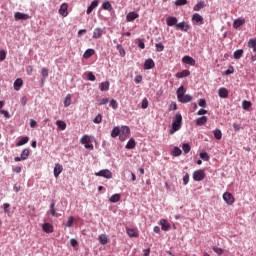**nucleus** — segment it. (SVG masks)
<instances>
[{
	"label": "nucleus",
	"instance_id": "c03bdc74",
	"mask_svg": "<svg viewBox=\"0 0 256 256\" xmlns=\"http://www.w3.org/2000/svg\"><path fill=\"white\" fill-rule=\"evenodd\" d=\"M69 105H71V94H68L64 100V107H69Z\"/></svg>",
	"mask_w": 256,
	"mask_h": 256
},
{
	"label": "nucleus",
	"instance_id": "69168bd1",
	"mask_svg": "<svg viewBox=\"0 0 256 256\" xmlns=\"http://www.w3.org/2000/svg\"><path fill=\"white\" fill-rule=\"evenodd\" d=\"M189 183V174L186 173L183 177V184L187 185Z\"/></svg>",
	"mask_w": 256,
	"mask_h": 256
},
{
	"label": "nucleus",
	"instance_id": "79ce46f5",
	"mask_svg": "<svg viewBox=\"0 0 256 256\" xmlns=\"http://www.w3.org/2000/svg\"><path fill=\"white\" fill-rule=\"evenodd\" d=\"M243 57V49H238L234 52V59H241Z\"/></svg>",
	"mask_w": 256,
	"mask_h": 256
},
{
	"label": "nucleus",
	"instance_id": "de8ad7c7",
	"mask_svg": "<svg viewBox=\"0 0 256 256\" xmlns=\"http://www.w3.org/2000/svg\"><path fill=\"white\" fill-rule=\"evenodd\" d=\"M75 221V218L73 216H70L68 218V221L65 223L66 227H73V222Z\"/></svg>",
	"mask_w": 256,
	"mask_h": 256
},
{
	"label": "nucleus",
	"instance_id": "f257e3e1",
	"mask_svg": "<svg viewBox=\"0 0 256 256\" xmlns=\"http://www.w3.org/2000/svg\"><path fill=\"white\" fill-rule=\"evenodd\" d=\"M181 123H183V116L181 114H176L173 122H172V132L175 133V131H179L181 129Z\"/></svg>",
	"mask_w": 256,
	"mask_h": 256
},
{
	"label": "nucleus",
	"instance_id": "4be33fe9",
	"mask_svg": "<svg viewBox=\"0 0 256 256\" xmlns=\"http://www.w3.org/2000/svg\"><path fill=\"white\" fill-rule=\"evenodd\" d=\"M103 37V29L96 28L93 32V39H101Z\"/></svg>",
	"mask_w": 256,
	"mask_h": 256
},
{
	"label": "nucleus",
	"instance_id": "1a4fd4ad",
	"mask_svg": "<svg viewBox=\"0 0 256 256\" xmlns=\"http://www.w3.org/2000/svg\"><path fill=\"white\" fill-rule=\"evenodd\" d=\"M194 181H203L205 179V171L204 170H197L193 173Z\"/></svg>",
	"mask_w": 256,
	"mask_h": 256
},
{
	"label": "nucleus",
	"instance_id": "4d7b16f0",
	"mask_svg": "<svg viewBox=\"0 0 256 256\" xmlns=\"http://www.w3.org/2000/svg\"><path fill=\"white\" fill-rule=\"evenodd\" d=\"M86 77H87V79H88L89 81H95V79H97V77H95V76L93 75V72H88V73L86 74Z\"/></svg>",
	"mask_w": 256,
	"mask_h": 256
},
{
	"label": "nucleus",
	"instance_id": "6e6552de",
	"mask_svg": "<svg viewBox=\"0 0 256 256\" xmlns=\"http://www.w3.org/2000/svg\"><path fill=\"white\" fill-rule=\"evenodd\" d=\"M29 159V149H24L20 155V157H15L14 160L16 163H19V161H27Z\"/></svg>",
	"mask_w": 256,
	"mask_h": 256
},
{
	"label": "nucleus",
	"instance_id": "ddd939ff",
	"mask_svg": "<svg viewBox=\"0 0 256 256\" xmlns=\"http://www.w3.org/2000/svg\"><path fill=\"white\" fill-rule=\"evenodd\" d=\"M166 24L168 25V27H177L178 23H177V17H174V16H169L167 19H166Z\"/></svg>",
	"mask_w": 256,
	"mask_h": 256
},
{
	"label": "nucleus",
	"instance_id": "473e14b6",
	"mask_svg": "<svg viewBox=\"0 0 256 256\" xmlns=\"http://www.w3.org/2000/svg\"><path fill=\"white\" fill-rule=\"evenodd\" d=\"M26 143H29V137L27 136L22 137L20 141L16 143V147H21L23 145H26Z\"/></svg>",
	"mask_w": 256,
	"mask_h": 256
},
{
	"label": "nucleus",
	"instance_id": "9d476101",
	"mask_svg": "<svg viewBox=\"0 0 256 256\" xmlns=\"http://www.w3.org/2000/svg\"><path fill=\"white\" fill-rule=\"evenodd\" d=\"M68 9L69 5L67 3H63L59 9L60 15H62V17H67L69 15Z\"/></svg>",
	"mask_w": 256,
	"mask_h": 256
},
{
	"label": "nucleus",
	"instance_id": "37998d69",
	"mask_svg": "<svg viewBox=\"0 0 256 256\" xmlns=\"http://www.w3.org/2000/svg\"><path fill=\"white\" fill-rule=\"evenodd\" d=\"M116 48H117V51H119L120 56L125 57L126 53H125V49L123 48V46L121 44H118L116 46Z\"/></svg>",
	"mask_w": 256,
	"mask_h": 256
},
{
	"label": "nucleus",
	"instance_id": "b1692460",
	"mask_svg": "<svg viewBox=\"0 0 256 256\" xmlns=\"http://www.w3.org/2000/svg\"><path fill=\"white\" fill-rule=\"evenodd\" d=\"M126 233L130 237H139V231H137V229H135V228H128L126 230Z\"/></svg>",
	"mask_w": 256,
	"mask_h": 256
},
{
	"label": "nucleus",
	"instance_id": "f8f14e48",
	"mask_svg": "<svg viewBox=\"0 0 256 256\" xmlns=\"http://www.w3.org/2000/svg\"><path fill=\"white\" fill-rule=\"evenodd\" d=\"M176 29H179L180 31H184L185 33H187V31H189L190 27H189V24H187L185 21H183V22L176 24Z\"/></svg>",
	"mask_w": 256,
	"mask_h": 256
},
{
	"label": "nucleus",
	"instance_id": "9b49d317",
	"mask_svg": "<svg viewBox=\"0 0 256 256\" xmlns=\"http://www.w3.org/2000/svg\"><path fill=\"white\" fill-rule=\"evenodd\" d=\"M182 63H184L185 65H191L192 67H195V59H193V57L191 56H184L182 58Z\"/></svg>",
	"mask_w": 256,
	"mask_h": 256
},
{
	"label": "nucleus",
	"instance_id": "49530a36",
	"mask_svg": "<svg viewBox=\"0 0 256 256\" xmlns=\"http://www.w3.org/2000/svg\"><path fill=\"white\" fill-rule=\"evenodd\" d=\"M101 121H103V116L101 114H98L94 119H93V123H96V125H99V123H101Z\"/></svg>",
	"mask_w": 256,
	"mask_h": 256
},
{
	"label": "nucleus",
	"instance_id": "09e8293b",
	"mask_svg": "<svg viewBox=\"0 0 256 256\" xmlns=\"http://www.w3.org/2000/svg\"><path fill=\"white\" fill-rule=\"evenodd\" d=\"M181 153H183V152L181 151V148L175 147V148L173 149V155H174V157H179V156L181 155Z\"/></svg>",
	"mask_w": 256,
	"mask_h": 256
},
{
	"label": "nucleus",
	"instance_id": "f03ea898",
	"mask_svg": "<svg viewBox=\"0 0 256 256\" xmlns=\"http://www.w3.org/2000/svg\"><path fill=\"white\" fill-rule=\"evenodd\" d=\"M80 143L84 145L85 149H89L90 151H93L94 147H93V144H91V138L89 137V135H84L80 139Z\"/></svg>",
	"mask_w": 256,
	"mask_h": 256
},
{
	"label": "nucleus",
	"instance_id": "603ef678",
	"mask_svg": "<svg viewBox=\"0 0 256 256\" xmlns=\"http://www.w3.org/2000/svg\"><path fill=\"white\" fill-rule=\"evenodd\" d=\"M110 107H112V109H114V110L117 109L119 107V104L117 103V100L112 99L110 101Z\"/></svg>",
	"mask_w": 256,
	"mask_h": 256
},
{
	"label": "nucleus",
	"instance_id": "680f3d73",
	"mask_svg": "<svg viewBox=\"0 0 256 256\" xmlns=\"http://www.w3.org/2000/svg\"><path fill=\"white\" fill-rule=\"evenodd\" d=\"M198 105L199 107H207V101H205V99H200Z\"/></svg>",
	"mask_w": 256,
	"mask_h": 256
},
{
	"label": "nucleus",
	"instance_id": "a211bd4d",
	"mask_svg": "<svg viewBox=\"0 0 256 256\" xmlns=\"http://www.w3.org/2000/svg\"><path fill=\"white\" fill-rule=\"evenodd\" d=\"M63 173V165L61 164H56L54 167V177H59Z\"/></svg>",
	"mask_w": 256,
	"mask_h": 256
},
{
	"label": "nucleus",
	"instance_id": "aec40b11",
	"mask_svg": "<svg viewBox=\"0 0 256 256\" xmlns=\"http://www.w3.org/2000/svg\"><path fill=\"white\" fill-rule=\"evenodd\" d=\"M21 87H23V79L18 78L14 81V90L21 91Z\"/></svg>",
	"mask_w": 256,
	"mask_h": 256
},
{
	"label": "nucleus",
	"instance_id": "39448f33",
	"mask_svg": "<svg viewBox=\"0 0 256 256\" xmlns=\"http://www.w3.org/2000/svg\"><path fill=\"white\" fill-rule=\"evenodd\" d=\"M223 200L227 205H233V203H235V197L230 192H225L223 194Z\"/></svg>",
	"mask_w": 256,
	"mask_h": 256
},
{
	"label": "nucleus",
	"instance_id": "58836bf2",
	"mask_svg": "<svg viewBox=\"0 0 256 256\" xmlns=\"http://www.w3.org/2000/svg\"><path fill=\"white\" fill-rule=\"evenodd\" d=\"M248 47H249V49H253V51H255V48H256V38L249 39Z\"/></svg>",
	"mask_w": 256,
	"mask_h": 256
},
{
	"label": "nucleus",
	"instance_id": "c756f323",
	"mask_svg": "<svg viewBox=\"0 0 256 256\" xmlns=\"http://www.w3.org/2000/svg\"><path fill=\"white\" fill-rule=\"evenodd\" d=\"M99 243L101 245H107V243H109V239L107 238V235L106 234H101L99 236Z\"/></svg>",
	"mask_w": 256,
	"mask_h": 256
},
{
	"label": "nucleus",
	"instance_id": "e2e57ef3",
	"mask_svg": "<svg viewBox=\"0 0 256 256\" xmlns=\"http://www.w3.org/2000/svg\"><path fill=\"white\" fill-rule=\"evenodd\" d=\"M41 73L44 78L49 77V70H47V68H43Z\"/></svg>",
	"mask_w": 256,
	"mask_h": 256
},
{
	"label": "nucleus",
	"instance_id": "7ed1b4c3",
	"mask_svg": "<svg viewBox=\"0 0 256 256\" xmlns=\"http://www.w3.org/2000/svg\"><path fill=\"white\" fill-rule=\"evenodd\" d=\"M96 177H104V179H113V172L109 169H103L95 173Z\"/></svg>",
	"mask_w": 256,
	"mask_h": 256
},
{
	"label": "nucleus",
	"instance_id": "6ab92c4d",
	"mask_svg": "<svg viewBox=\"0 0 256 256\" xmlns=\"http://www.w3.org/2000/svg\"><path fill=\"white\" fill-rule=\"evenodd\" d=\"M98 5H99V1L97 0L92 1V3L90 4V6L86 11L87 15H91V13H93V9H96Z\"/></svg>",
	"mask_w": 256,
	"mask_h": 256
},
{
	"label": "nucleus",
	"instance_id": "bf43d9fd",
	"mask_svg": "<svg viewBox=\"0 0 256 256\" xmlns=\"http://www.w3.org/2000/svg\"><path fill=\"white\" fill-rule=\"evenodd\" d=\"M1 115H4L5 119H11V115L7 110H0Z\"/></svg>",
	"mask_w": 256,
	"mask_h": 256
},
{
	"label": "nucleus",
	"instance_id": "cd10ccee",
	"mask_svg": "<svg viewBox=\"0 0 256 256\" xmlns=\"http://www.w3.org/2000/svg\"><path fill=\"white\" fill-rule=\"evenodd\" d=\"M187 90H185V86H180L176 92L177 95V99L179 100L180 98H182Z\"/></svg>",
	"mask_w": 256,
	"mask_h": 256
},
{
	"label": "nucleus",
	"instance_id": "0e129e2a",
	"mask_svg": "<svg viewBox=\"0 0 256 256\" xmlns=\"http://www.w3.org/2000/svg\"><path fill=\"white\" fill-rule=\"evenodd\" d=\"M213 251L217 253V255H221L223 253V249L219 247H213Z\"/></svg>",
	"mask_w": 256,
	"mask_h": 256
},
{
	"label": "nucleus",
	"instance_id": "774afa93",
	"mask_svg": "<svg viewBox=\"0 0 256 256\" xmlns=\"http://www.w3.org/2000/svg\"><path fill=\"white\" fill-rule=\"evenodd\" d=\"M138 47L140 49H145V43L143 42V40L138 39Z\"/></svg>",
	"mask_w": 256,
	"mask_h": 256
},
{
	"label": "nucleus",
	"instance_id": "a878e982",
	"mask_svg": "<svg viewBox=\"0 0 256 256\" xmlns=\"http://www.w3.org/2000/svg\"><path fill=\"white\" fill-rule=\"evenodd\" d=\"M56 125L60 131H65V129H67V123L63 120H57Z\"/></svg>",
	"mask_w": 256,
	"mask_h": 256
},
{
	"label": "nucleus",
	"instance_id": "f3484780",
	"mask_svg": "<svg viewBox=\"0 0 256 256\" xmlns=\"http://www.w3.org/2000/svg\"><path fill=\"white\" fill-rule=\"evenodd\" d=\"M135 19H139V15L136 12H129L126 16L128 22H133Z\"/></svg>",
	"mask_w": 256,
	"mask_h": 256
},
{
	"label": "nucleus",
	"instance_id": "7c9ffc66",
	"mask_svg": "<svg viewBox=\"0 0 256 256\" xmlns=\"http://www.w3.org/2000/svg\"><path fill=\"white\" fill-rule=\"evenodd\" d=\"M120 133H121V129H119V127H114L112 132H111V137L113 139L120 137Z\"/></svg>",
	"mask_w": 256,
	"mask_h": 256
},
{
	"label": "nucleus",
	"instance_id": "5701e85b",
	"mask_svg": "<svg viewBox=\"0 0 256 256\" xmlns=\"http://www.w3.org/2000/svg\"><path fill=\"white\" fill-rule=\"evenodd\" d=\"M180 103H191L193 101V97L189 94H184L179 100Z\"/></svg>",
	"mask_w": 256,
	"mask_h": 256
},
{
	"label": "nucleus",
	"instance_id": "2f4dec72",
	"mask_svg": "<svg viewBox=\"0 0 256 256\" xmlns=\"http://www.w3.org/2000/svg\"><path fill=\"white\" fill-rule=\"evenodd\" d=\"M110 203H119L121 201V194H114L109 199Z\"/></svg>",
	"mask_w": 256,
	"mask_h": 256
},
{
	"label": "nucleus",
	"instance_id": "393cba45",
	"mask_svg": "<svg viewBox=\"0 0 256 256\" xmlns=\"http://www.w3.org/2000/svg\"><path fill=\"white\" fill-rule=\"evenodd\" d=\"M242 25H245V19L243 18H238L233 23L234 29H239Z\"/></svg>",
	"mask_w": 256,
	"mask_h": 256
},
{
	"label": "nucleus",
	"instance_id": "8fccbe9b",
	"mask_svg": "<svg viewBox=\"0 0 256 256\" xmlns=\"http://www.w3.org/2000/svg\"><path fill=\"white\" fill-rule=\"evenodd\" d=\"M200 159H203V161H209V154L207 152H201Z\"/></svg>",
	"mask_w": 256,
	"mask_h": 256
},
{
	"label": "nucleus",
	"instance_id": "13d9d810",
	"mask_svg": "<svg viewBox=\"0 0 256 256\" xmlns=\"http://www.w3.org/2000/svg\"><path fill=\"white\" fill-rule=\"evenodd\" d=\"M242 107L245 110L249 109L251 107V102H249L247 100H244L243 103H242Z\"/></svg>",
	"mask_w": 256,
	"mask_h": 256
},
{
	"label": "nucleus",
	"instance_id": "ea45409f",
	"mask_svg": "<svg viewBox=\"0 0 256 256\" xmlns=\"http://www.w3.org/2000/svg\"><path fill=\"white\" fill-rule=\"evenodd\" d=\"M50 215L52 217H55L57 215V211L55 210V202L52 201V203L50 204V211H49Z\"/></svg>",
	"mask_w": 256,
	"mask_h": 256
},
{
	"label": "nucleus",
	"instance_id": "412c9836",
	"mask_svg": "<svg viewBox=\"0 0 256 256\" xmlns=\"http://www.w3.org/2000/svg\"><path fill=\"white\" fill-rule=\"evenodd\" d=\"M191 75V72L189 70H183L182 72L176 73L177 79H183L185 77H189Z\"/></svg>",
	"mask_w": 256,
	"mask_h": 256
},
{
	"label": "nucleus",
	"instance_id": "5fc2aeb1",
	"mask_svg": "<svg viewBox=\"0 0 256 256\" xmlns=\"http://www.w3.org/2000/svg\"><path fill=\"white\" fill-rule=\"evenodd\" d=\"M7 59V52L5 50L0 51V61H5Z\"/></svg>",
	"mask_w": 256,
	"mask_h": 256
},
{
	"label": "nucleus",
	"instance_id": "4468645a",
	"mask_svg": "<svg viewBox=\"0 0 256 256\" xmlns=\"http://www.w3.org/2000/svg\"><path fill=\"white\" fill-rule=\"evenodd\" d=\"M42 229L44 233H53L54 231L53 224L48 222L42 225Z\"/></svg>",
	"mask_w": 256,
	"mask_h": 256
},
{
	"label": "nucleus",
	"instance_id": "20e7f679",
	"mask_svg": "<svg viewBox=\"0 0 256 256\" xmlns=\"http://www.w3.org/2000/svg\"><path fill=\"white\" fill-rule=\"evenodd\" d=\"M131 133V129H129V126H123L121 129H120V141H125L127 139V137H129Z\"/></svg>",
	"mask_w": 256,
	"mask_h": 256
},
{
	"label": "nucleus",
	"instance_id": "3c124183",
	"mask_svg": "<svg viewBox=\"0 0 256 256\" xmlns=\"http://www.w3.org/2000/svg\"><path fill=\"white\" fill-rule=\"evenodd\" d=\"M182 149H183L184 153L187 154V153H189V151H191V146L189 144L185 143L182 145Z\"/></svg>",
	"mask_w": 256,
	"mask_h": 256
},
{
	"label": "nucleus",
	"instance_id": "0eeeda50",
	"mask_svg": "<svg viewBox=\"0 0 256 256\" xmlns=\"http://www.w3.org/2000/svg\"><path fill=\"white\" fill-rule=\"evenodd\" d=\"M15 21H27L28 19H31V16L29 14L16 12L14 14Z\"/></svg>",
	"mask_w": 256,
	"mask_h": 256
},
{
	"label": "nucleus",
	"instance_id": "2eb2a0df",
	"mask_svg": "<svg viewBox=\"0 0 256 256\" xmlns=\"http://www.w3.org/2000/svg\"><path fill=\"white\" fill-rule=\"evenodd\" d=\"M218 95L221 99H227V97H229V90H227V88H220L218 90Z\"/></svg>",
	"mask_w": 256,
	"mask_h": 256
},
{
	"label": "nucleus",
	"instance_id": "338daca9",
	"mask_svg": "<svg viewBox=\"0 0 256 256\" xmlns=\"http://www.w3.org/2000/svg\"><path fill=\"white\" fill-rule=\"evenodd\" d=\"M27 75H32L33 73V66L29 65L26 68Z\"/></svg>",
	"mask_w": 256,
	"mask_h": 256
},
{
	"label": "nucleus",
	"instance_id": "e433bc0d",
	"mask_svg": "<svg viewBox=\"0 0 256 256\" xmlns=\"http://www.w3.org/2000/svg\"><path fill=\"white\" fill-rule=\"evenodd\" d=\"M205 123H207L206 116H202L196 120V125L203 126V125H205Z\"/></svg>",
	"mask_w": 256,
	"mask_h": 256
},
{
	"label": "nucleus",
	"instance_id": "bb28decb",
	"mask_svg": "<svg viewBox=\"0 0 256 256\" xmlns=\"http://www.w3.org/2000/svg\"><path fill=\"white\" fill-rule=\"evenodd\" d=\"M160 225L162 227V231H169V228L171 227L169 222H167V220H165V219L160 220Z\"/></svg>",
	"mask_w": 256,
	"mask_h": 256
},
{
	"label": "nucleus",
	"instance_id": "052dcab7",
	"mask_svg": "<svg viewBox=\"0 0 256 256\" xmlns=\"http://www.w3.org/2000/svg\"><path fill=\"white\" fill-rule=\"evenodd\" d=\"M147 107H149V100H147V98H144L142 100V109H147Z\"/></svg>",
	"mask_w": 256,
	"mask_h": 256
},
{
	"label": "nucleus",
	"instance_id": "864d4df0",
	"mask_svg": "<svg viewBox=\"0 0 256 256\" xmlns=\"http://www.w3.org/2000/svg\"><path fill=\"white\" fill-rule=\"evenodd\" d=\"M175 5L177 7H181L183 5H187V0H176Z\"/></svg>",
	"mask_w": 256,
	"mask_h": 256
},
{
	"label": "nucleus",
	"instance_id": "a18cd8bd",
	"mask_svg": "<svg viewBox=\"0 0 256 256\" xmlns=\"http://www.w3.org/2000/svg\"><path fill=\"white\" fill-rule=\"evenodd\" d=\"M155 47L158 53H161V51H165V46L163 45V43H157Z\"/></svg>",
	"mask_w": 256,
	"mask_h": 256
},
{
	"label": "nucleus",
	"instance_id": "dca6fc26",
	"mask_svg": "<svg viewBox=\"0 0 256 256\" xmlns=\"http://www.w3.org/2000/svg\"><path fill=\"white\" fill-rule=\"evenodd\" d=\"M153 67H155V61H153L151 58L147 59L144 63V69L149 70L153 69Z\"/></svg>",
	"mask_w": 256,
	"mask_h": 256
},
{
	"label": "nucleus",
	"instance_id": "f704fd0d",
	"mask_svg": "<svg viewBox=\"0 0 256 256\" xmlns=\"http://www.w3.org/2000/svg\"><path fill=\"white\" fill-rule=\"evenodd\" d=\"M204 8H205V1H200V2H198V3L194 6L193 10H194V11H201V9H204Z\"/></svg>",
	"mask_w": 256,
	"mask_h": 256
},
{
	"label": "nucleus",
	"instance_id": "c85d7f7f",
	"mask_svg": "<svg viewBox=\"0 0 256 256\" xmlns=\"http://www.w3.org/2000/svg\"><path fill=\"white\" fill-rule=\"evenodd\" d=\"M93 55H95V50L94 49H87L84 52L83 57H84V59H90V57H93Z\"/></svg>",
	"mask_w": 256,
	"mask_h": 256
},
{
	"label": "nucleus",
	"instance_id": "4c0bfd02",
	"mask_svg": "<svg viewBox=\"0 0 256 256\" xmlns=\"http://www.w3.org/2000/svg\"><path fill=\"white\" fill-rule=\"evenodd\" d=\"M213 134L215 139H217L218 141H221V139L223 138V133L219 129L214 130Z\"/></svg>",
	"mask_w": 256,
	"mask_h": 256
},
{
	"label": "nucleus",
	"instance_id": "423d86ee",
	"mask_svg": "<svg viewBox=\"0 0 256 256\" xmlns=\"http://www.w3.org/2000/svg\"><path fill=\"white\" fill-rule=\"evenodd\" d=\"M192 22L194 23V25H203L205 23L203 16H201V14L199 13H195L192 16Z\"/></svg>",
	"mask_w": 256,
	"mask_h": 256
},
{
	"label": "nucleus",
	"instance_id": "72a5a7b5",
	"mask_svg": "<svg viewBox=\"0 0 256 256\" xmlns=\"http://www.w3.org/2000/svg\"><path fill=\"white\" fill-rule=\"evenodd\" d=\"M109 86H110L109 81L102 82V83H100V85H99V89H100L101 91H109Z\"/></svg>",
	"mask_w": 256,
	"mask_h": 256
},
{
	"label": "nucleus",
	"instance_id": "a19ab883",
	"mask_svg": "<svg viewBox=\"0 0 256 256\" xmlns=\"http://www.w3.org/2000/svg\"><path fill=\"white\" fill-rule=\"evenodd\" d=\"M102 9H105L106 11H111L113 9V6L110 4L109 1H106L102 4Z\"/></svg>",
	"mask_w": 256,
	"mask_h": 256
},
{
	"label": "nucleus",
	"instance_id": "6e6d98bb",
	"mask_svg": "<svg viewBox=\"0 0 256 256\" xmlns=\"http://www.w3.org/2000/svg\"><path fill=\"white\" fill-rule=\"evenodd\" d=\"M233 73H235V68H233V66H229L225 71V75H233Z\"/></svg>",
	"mask_w": 256,
	"mask_h": 256
},
{
	"label": "nucleus",
	"instance_id": "c9c22d12",
	"mask_svg": "<svg viewBox=\"0 0 256 256\" xmlns=\"http://www.w3.org/2000/svg\"><path fill=\"white\" fill-rule=\"evenodd\" d=\"M136 145L137 143L135 142V139L131 138L126 144V149H135Z\"/></svg>",
	"mask_w": 256,
	"mask_h": 256
}]
</instances>
